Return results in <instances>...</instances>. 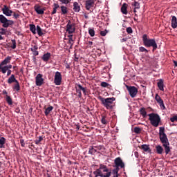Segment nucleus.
I'll return each instance as SVG.
<instances>
[{"label":"nucleus","instance_id":"54","mask_svg":"<svg viewBox=\"0 0 177 177\" xmlns=\"http://www.w3.org/2000/svg\"><path fill=\"white\" fill-rule=\"evenodd\" d=\"M106 34H107L106 30L100 32V35H102V37H106Z\"/></svg>","mask_w":177,"mask_h":177},{"label":"nucleus","instance_id":"41","mask_svg":"<svg viewBox=\"0 0 177 177\" xmlns=\"http://www.w3.org/2000/svg\"><path fill=\"white\" fill-rule=\"evenodd\" d=\"M42 140H44V138L42 136H39L38 138V139L35 140V144L36 145H39V143H41V142H42Z\"/></svg>","mask_w":177,"mask_h":177},{"label":"nucleus","instance_id":"55","mask_svg":"<svg viewBox=\"0 0 177 177\" xmlns=\"http://www.w3.org/2000/svg\"><path fill=\"white\" fill-rule=\"evenodd\" d=\"M12 14H13V17H15V19H19V17H20V15H19V13H16V12H13Z\"/></svg>","mask_w":177,"mask_h":177},{"label":"nucleus","instance_id":"38","mask_svg":"<svg viewBox=\"0 0 177 177\" xmlns=\"http://www.w3.org/2000/svg\"><path fill=\"white\" fill-rule=\"evenodd\" d=\"M6 142V139L4 137H1L0 139V149L3 147V145Z\"/></svg>","mask_w":177,"mask_h":177},{"label":"nucleus","instance_id":"45","mask_svg":"<svg viewBox=\"0 0 177 177\" xmlns=\"http://www.w3.org/2000/svg\"><path fill=\"white\" fill-rule=\"evenodd\" d=\"M139 51L140 52H145L146 53H147L149 52V50L143 46H141V47L139 48Z\"/></svg>","mask_w":177,"mask_h":177},{"label":"nucleus","instance_id":"60","mask_svg":"<svg viewBox=\"0 0 177 177\" xmlns=\"http://www.w3.org/2000/svg\"><path fill=\"white\" fill-rule=\"evenodd\" d=\"M7 66V68H8V70H10V68H12V65H6Z\"/></svg>","mask_w":177,"mask_h":177},{"label":"nucleus","instance_id":"31","mask_svg":"<svg viewBox=\"0 0 177 177\" xmlns=\"http://www.w3.org/2000/svg\"><path fill=\"white\" fill-rule=\"evenodd\" d=\"M156 150L157 154H162V153H164V148H162L161 145L156 146Z\"/></svg>","mask_w":177,"mask_h":177},{"label":"nucleus","instance_id":"14","mask_svg":"<svg viewBox=\"0 0 177 177\" xmlns=\"http://www.w3.org/2000/svg\"><path fill=\"white\" fill-rule=\"evenodd\" d=\"M2 12L6 16H12L13 13V11L10 10L6 6H4V8H2Z\"/></svg>","mask_w":177,"mask_h":177},{"label":"nucleus","instance_id":"26","mask_svg":"<svg viewBox=\"0 0 177 177\" xmlns=\"http://www.w3.org/2000/svg\"><path fill=\"white\" fill-rule=\"evenodd\" d=\"M140 149L144 151H148V153H151V149H150V145H142L140 147Z\"/></svg>","mask_w":177,"mask_h":177},{"label":"nucleus","instance_id":"37","mask_svg":"<svg viewBox=\"0 0 177 177\" xmlns=\"http://www.w3.org/2000/svg\"><path fill=\"white\" fill-rule=\"evenodd\" d=\"M6 100L7 103L9 104V106H12L13 104V101L12 100V97H10V96L7 95Z\"/></svg>","mask_w":177,"mask_h":177},{"label":"nucleus","instance_id":"32","mask_svg":"<svg viewBox=\"0 0 177 177\" xmlns=\"http://www.w3.org/2000/svg\"><path fill=\"white\" fill-rule=\"evenodd\" d=\"M95 153H97V149L95 148V146L93 147H90L88 149V154H91V156H93Z\"/></svg>","mask_w":177,"mask_h":177},{"label":"nucleus","instance_id":"24","mask_svg":"<svg viewBox=\"0 0 177 177\" xmlns=\"http://www.w3.org/2000/svg\"><path fill=\"white\" fill-rule=\"evenodd\" d=\"M171 27L172 28H177V18L175 16H171Z\"/></svg>","mask_w":177,"mask_h":177},{"label":"nucleus","instance_id":"23","mask_svg":"<svg viewBox=\"0 0 177 177\" xmlns=\"http://www.w3.org/2000/svg\"><path fill=\"white\" fill-rule=\"evenodd\" d=\"M17 80H16V77L14 74L11 75V77H10L7 81L8 84H13V82L16 83L17 82Z\"/></svg>","mask_w":177,"mask_h":177},{"label":"nucleus","instance_id":"19","mask_svg":"<svg viewBox=\"0 0 177 177\" xmlns=\"http://www.w3.org/2000/svg\"><path fill=\"white\" fill-rule=\"evenodd\" d=\"M31 52H32L33 56H38L39 53L38 52V46L35 45L30 48Z\"/></svg>","mask_w":177,"mask_h":177},{"label":"nucleus","instance_id":"61","mask_svg":"<svg viewBox=\"0 0 177 177\" xmlns=\"http://www.w3.org/2000/svg\"><path fill=\"white\" fill-rule=\"evenodd\" d=\"M121 42H127V39L125 38L122 39Z\"/></svg>","mask_w":177,"mask_h":177},{"label":"nucleus","instance_id":"3","mask_svg":"<svg viewBox=\"0 0 177 177\" xmlns=\"http://www.w3.org/2000/svg\"><path fill=\"white\" fill-rule=\"evenodd\" d=\"M142 42L145 48H153L152 50L154 52L158 48L157 42L155 39H150L147 35L145 34L142 35Z\"/></svg>","mask_w":177,"mask_h":177},{"label":"nucleus","instance_id":"16","mask_svg":"<svg viewBox=\"0 0 177 177\" xmlns=\"http://www.w3.org/2000/svg\"><path fill=\"white\" fill-rule=\"evenodd\" d=\"M11 60H12V57L8 56L1 62L0 65L1 66V67L3 66H6L9 64V63H10Z\"/></svg>","mask_w":177,"mask_h":177},{"label":"nucleus","instance_id":"9","mask_svg":"<svg viewBox=\"0 0 177 177\" xmlns=\"http://www.w3.org/2000/svg\"><path fill=\"white\" fill-rule=\"evenodd\" d=\"M62 73L59 71L55 72L54 76V84L56 85H62Z\"/></svg>","mask_w":177,"mask_h":177},{"label":"nucleus","instance_id":"28","mask_svg":"<svg viewBox=\"0 0 177 177\" xmlns=\"http://www.w3.org/2000/svg\"><path fill=\"white\" fill-rule=\"evenodd\" d=\"M59 8H60V6H59V4H57L56 3H54L53 11L51 12V15H56V13L57 12V9H59Z\"/></svg>","mask_w":177,"mask_h":177},{"label":"nucleus","instance_id":"15","mask_svg":"<svg viewBox=\"0 0 177 177\" xmlns=\"http://www.w3.org/2000/svg\"><path fill=\"white\" fill-rule=\"evenodd\" d=\"M34 9L37 15H44V13H45V9L41 8V6L38 4L34 6Z\"/></svg>","mask_w":177,"mask_h":177},{"label":"nucleus","instance_id":"30","mask_svg":"<svg viewBox=\"0 0 177 177\" xmlns=\"http://www.w3.org/2000/svg\"><path fill=\"white\" fill-rule=\"evenodd\" d=\"M75 87L77 88L79 91H82L84 95H86V88L82 87V86L80 84H76Z\"/></svg>","mask_w":177,"mask_h":177},{"label":"nucleus","instance_id":"10","mask_svg":"<svg viewBox=\"0 0 177 177\" xmlns=\"http://www.w3.org/2000/svg\"><path fill=\"white\" fill-rule=\"evenodd\" d=\"M43 75L41 73H38L35 77V84L37 86H42L44 85V78H42Z\"/></svg>","mask_w":177,"mask_h":177},{"label":"nucleus","instance_id":"7","mask_svg":"<svg viewBox=\"0 0 177 177\" xmlns=\"http://www.w3.org/2000/svg\"><path fill=\"white\" fill-rule=\"evenodd\" d=\"M66 31L68 34H74L75 32V24H72L71 21L69 20L66 24Z\"/></svg>","mask_w":177,"mask_h":177},{"label":"nucleus","instance_id":"62","mask_svg":"<svg viewBox=\"0 0 177 177\" xmlns=\"http://www.w3.org/2000/svg\"><path fill=\"white\" fill-rule=\"evenodd\" d=\"M174 66H175L176 67H177V62H176V61H174Z\"/></svg>","mask_w":177,"mask_h":177},{"label":"nucleus","instance_id":"39","mask_svg":"<svg viewBox=\"0 0 177 177\" xmlns=\"http://www.w3.org/2000/svg\"><path fill=\"white\" fill-rule=\"evenodd\" d=\"M9 69L8 68V66L6 65H4V66H1L0 71H1L2 74H6V71H8Z\"/></svg>","mask_w":177,"mask_h":177},{"label":"nucleus","instance_id":"29","mask_svg":"<svg viewBox=\"0 0 177 177\" xmlns=\"http://www.w3.org/2000/svg\"><path fill=\"white\" fill-rule=\"evenodd\" d=\"M73 10L74 12H80L81 10V6L77 2H74L73 3Z\"/></svg>","mask_w":177,"mask_h":177},{"label":"nucleus","instance_id":"4","mask_svg":"<svg viewBox=\"0 0 177 177\" xmlns=\"http://www.w3.org/2000/svg\"><path fill=\"white\" fill-rule=\"evenodd\" d=\"M148 117H149V120L152 127L157 128V127L160 125V122H161V118H160V115L151 113L148 114Z\"/></svg>","mask_w":177,"mask_h":177},{"label":"nucleus","instance_id":"40","mask_svg":"<svg viewBox=\"0 0 177 177\" xmlns=\"http://www.w3.org/2000/svg\"><path fill=\"white\" fill-rule=\"evenodd\" d=\"M132 6H134L135 9H140V3L138 1H134L131 3Z\"/></svg>","mask_w":177,"mask_h":177},{"label":"nucleus","instance_id":"42","mask_svg":"<svg viewBox=\"0 0 177 177\" xmlns=\"http://www.w3.org/2000/svg\"><path fill=\"white\" fill-rule=\"evenodd\" d=\"M101 122L104 125H106V124H107V120H106V115H102Z\"/></svg>","mask_w":177,"mask_h":177},{"label":"nucleus","instance_id":"25","mask_svg":"<svg viewBox=\"0 0 177 177\" xmlns=\"http://www.w3.org/2000/svg\"><path fill=\"white\" fill-rule=\"evenodd\" d=\"M158 88L160 91H164V80L162 79H160L158 82Z\"/></svg>","mask_w":177,"mask_h":177},{"label":"nucleus","instance_id":"47","mask_svg":"<svg viewBox=\"0 0 177 177\" xmlns=\"http://www.w3.org/2000/svg\"><path fill=\"white\" fill-rule=\"evenodd\" d=\"M170 121H171V122H177V115L171 117L170 118Z\"/></svg>","mask_w":177,"mask_h":177},{"label":"nucleus","instance_id":"13","mask_svg":"<svg viewBox=\"0 0 177 177\" xmlns=\"http://www.w3.org/2000/svg\"><path fill=\"white\" fill-rule=\"evenodd\" d=\"M95 7V0H86L85 1V8L86 10H91Z\"/></svg>","mask_w":177,"mask_h":177},{"label":"nucleus","instance_id":"27","mask_svg":"<svg viewBox=\"0 0 177 177\" xmlns=\"http://www.w3.org/2000/svg\"><path fill=\"white\" fill-rule=\"evenodd\" d=\"M13 91H16V92H19L21 87L19 81L16 82L15 84L12 86Z\"/></svg>","mask_w":177,"mask_h":177},{"label":"nucleus","instance_id":"36","mask_svg":"<svg viewBox=\"0 0 177 177\" xmlns=\"http://www.w3.org/2000/svg\"><path fill=\"white\" fill-rule=\"evenodd\" d=\"M29 27L30 30L31 31V32H32V34H37V28H35V25L30 24Z\"/></svg>","mask_w":177,"mask_h":177},{"label":"nucleus","instance_id":"64","mask_svg":"<svg viewBox=\"0 0 177 177\" xmlns=\"http://www.w3.org/2000/svg\"><path fill=\"white\" fill-rule=\"evenodd\" d=\"M68 37L69 39L73 38V35H68Z\"/></svg>","mask_w":177,"mask_h":177},{"label":"nucleus","instance_id":"20","mask_svg":"<svg viewBox=\"0 0 177 177\" xmlns=\"http://www.w3.org/2000/svg\"><path fill=\"white\" fill-rule=\"evenodd\" d=\"M164 149H165V153L167 155H168L169 153H171V147H169V142L167 144H163L162 145Z\"/></svg>","mask_w":177,"mask_h":177},{"label":"nucleus","instance_id":"2","mask_svg":"<svg viewBox=\"0 0 177 177\" xmlns=\"http://www.w3.org/2000/svg\"><path fill=\"white\" fill-rule=\"evenodd\" d=\"M98 99L106 110H113V109H114V106H115V104L114 103V102H115V97H112L104 98L102 96H99Z\"/></svg>","mask_w":177,"mask_h":177},{"label":"nucleus","instance_id":"43","mask_svg":"<svg viewBox=\"0 0 177 177\" xmlns=\"http://www.w3.org/2000/svg\"><path fill=\"white\" fill-rule=\"evenodd\" d=\"M133 132H135V133H140V132H142V129L139 127H134Z\"/></svg>","mask_w":177,"mask_h":177},{"label":"nucleus","instance_id":"22","mask_svg":"<svg viewBox=\"0 0 177 177\" xmlns=\"http://www.w3.org/2000/svg\"><path fill=\"white\" fill-rule=\"evenodd\" d=\"M139 111L140 114L143 118H146L147 117V111H146V108L142 107L140 109Z\"/></svg>","mask_w":177,"mask_h":177},{"label":"nucleus","instance_id":"48","mask_svg":"<svg viewBox=\"0 0 177 177\" xmlns=\"http://www.w3.org/2000/svg\"><path fill=\"white\" fill-rule=\"evenodd\" d=\"M88 34H89V35H91V37H95V30H93V29H89V30H88Z\"/></svg>","mask_w":177,"mask_h":177},{"label":"nucleus","instance_id":"56","mask_svg":"<svg viewBox=\"0 0 177 177\" xmlns=\"http://www.w3.org/2000/svg\"><path fill=\"white\" fill-rule=\"evenodd\" d=\"M20 143H21V146L22 147H24V146H26V143L24 142V140H20Z\"/></svg>","mask_w":177,"mask_h":177},{"label":"nucleus","instance_id":"58","mask_svg":"<svg viewBox=\"0 0 177 177\" xmlns=\"http://www.w3.org/2000/svg\"><path fill=\"white\" fill-rule=\"evenodd\" d=\"M10 74H12V71L10 69H8L7 71V77H9V75H10Z\"/></svg>","mask_w":177,"mask_h":177},{"label":"nucleus","instance_id":"63","mask_svg":"<svg viewBox=\"0 0 177 177\" xmlns=\"http://www.w3.org/2000/svg\"><path fill=\"white\" fill-rule=\"evenodd\" d=\"M32 59H33L34 62H35L37 60V58L35 57V55H33Z\"/></svg>","mask_w":177,"mask_h":177},{"label":"nucleus","instance_id":"11","mask_svg":"<svg viewBox=\"0 0 177 177\" xmlns=\"http://www.w3.org/2000/svg\"><path fill=\"white\" fill-rule=\"evenodd\" d=\"M115 162V168H125V164L124 163V162L122 161V159H121V158L118 157L116 158L114 160Z\"/></svg>","mask_w":177,"mask_h":177},{"label":"nucleus","instance_id":"6","mask_svg":"<svg viewBox=\"0 0 177 177\" xmlns=\"http://www.w3.org/2000/svg\"><path fill=\"white\" fill-rule=\"evenodd\" d=\"M0 23L3 24L4 28H8L9 26H13L15 22L12 20H9L3 15H0Z\"/></svg>","mask_w":177,"mask_h":177},{"label":"nucleus","instance_id":"1","mask_svg":"<svg viewBox=\"0 0 177 177\" xmlns=\"http://www.w3.org/2000/svg\"><path fill=\"white\" fill-rule=\"evenodd\" d=\"M95 177H110L111 176V171L109 170L107 166L100 164V167L93 171Z\"/></svg>","mask_w":177,"mask_h":177},{"label":"nucleus","instance_id":"35","mask_svg":"<svg viewBox=\"0 0 177 177\" xmlns=\"http://www.w3.org/2000/svg\"><path fill=\"white\" fill-rule=\"evenodd\" d=\"M52 110H53V106H50L47 107L44 111L45 115H49V114H50V111H52Z\"/></svg>","mask_w":177,"mask_h":177},{"label":"nucleus","instance_id":"21","mask_svg":"<svg viewBox=\"0 0 177 177\" xmlns=\"http://www.w3.org/2000/svg\"><path fill=\"white\" fill-rule=\"evenodd\" d=\"M95 150H97V153H100L99 151H101V153H104L106 151V148L103 145H97V146H94ZM97 150L99 151H97Z\"/></svg>","mask_w":177,"mask_h":177},{"label":"nucleus","instance_id":"50","mask_svg":"<svg viewBox=\"0 0 177 177\" xmlns=\"http://www.w3.org/2000/svg\"><path fill=\"white\" fill-rule=\"evenodd\" d=\"M11 42L12 44V46H11L12 49H15L16 48V40L12 39Z\"/></svg>","mask_w":177,"mask_h":177},{"label":"nucleus","instance_id":"52","mask_svg":"<svg viewBox=\"0 0 177 177\" xmlns=\"http://www.w3.org/2000/svg\"><path fill=\"white\" fill-rule=\"evenodd\" d=\"M62 3H64L65 5H67L71 2V0H59Z\"/></svg>","mask_w":177,"mask_h":177},{"label":"nucleus","instance_id":"34","mask_svg":"<svg viewBox=\"0 0 177 177\" xmlns=\"http://www.w3.org/2000/svg\"><path fill=\"white\" fill-rule=\"evenodd\" d=\"M36 30L39 37H42L44 35V30H42L40 26H37Z\"/></svg>","mask_w":177,"mask_h":177},{"label":"nucleus","instance_id":"33","mask_svg":"<svg viewBox=\"0 0 177 177\" xmlns=\"http://www.w3.org/2000/svg\"><path fill=\"white\" fill-rule=\"evenodd\" d=\"M60 9H61L62 15H67V13H68V8H67V7H66V6H62L60 7Z\"/></svg>","mask_w":177,"mask_h":177},{"label":"nucleus","instance_id":"59","mask_svg":"<svg viewBox=\"0 0 177 177\" xmlns=\"http://www.w3.org/2000/svg\"><path fill=\"white\" fill-rule=\"evenodd\" d=\"M68 42H69V44H71V45H73V42H74V40L73 39V38H71L68 39Z\"/></svg>","mask_w":177,"mask_h":177},{"label":"nucleus","instance_id":"51","mask_svg":"<svg viewBox=\"0 0 177 177\" xmlns=\"http://www.w3.org/2000/svg\"><path fill=\"white\" fill-rule=\"evenodd\" d=\"M120 171V168H118V167H115V169H114L113 170V174H114V175H118V171Z\"/></svg>","mask_w":177,"mask_h":177},{"label":"nucleus","instance_id":"46","mask_svg":"<svg viewBox=\"0 0 177 177\" xmlns=\"http://www.w3.org/2000/svg\"><path fill=\"white\" fill-rule=\"evenodd\" d=\"M0 34L1 35H6V29L3 28H0Z\"/></svg>","mask_w":177,"mask_h":177},{"label":"nucleus","instance_id":"12","mask_svg":"<svg viewBox=\"0 0 177 177\" xmlns=\"http://www.w3.org/2000/svg\"><path fill=\"white\" fill-rule=\"evenodd\" d=\"M155 100H156L157 103H158L160 109L162 110H165V105L164 104V100L158 95V94H156Z\"/></svg>","mask_w":177,"mask_h":177},{"label":"nucleus","instance_id":"57","mask_svg":"<svg viewBox=\"0 0 177 177\" xmlns=\"http://www.w3.org/2000/svg\"><path fill=\"white\" fill-rule=\"evenodd\" d=\"M86 45H88V46H89V48H91L92 47V45H93V42L92 41H88L86 43Z\"/></svg>","mask_w":177,"mask_h":177},{"label":"nucleus","instance_id":"18","mask_svg":"<svg viewBox=\"0 0 177 177\" xmlns=\"http://www.w3.org/2000/svg\"><path fill=\"white\" fill-rule=\"evenodd\" d=\"M120 10L123 15H128V4H127L125 3H123V5L121 7Z\"/></svg>","mask_w":177,"mask_h":177},{"label":"nucleus","instance_id":"5","mask_svg":"<svg viewBox=\"0 0 177 177\" xmlns=\"http://www.w3.org/2000/svg\"><path fill=\"white\" fill-rule=\"evenodd\" d=\"M165 128L160 127L159 129V139L162 143V145H167L169 143L168 140V137H167V134H165Z\"/></svg>","mask_w":177,"mask_h":177},{"label":"nucleus","instance_id":"49","mask_svg":"<svg viewBox=\"0 0 177 177\" xmlns=\"http://www.w3.org/2000/svg\"><path fill=\"white\" fill-rule=\"evenodd\" d=\"M109 85L110 84L106 82H101V86H102V88H107Z\"/></svg>","mask_w":177,"mask_h":177},{"label":"nucleus","instance_id":"17","mask_svg":"<svg viewBox=\"0 0 177 177\" xmlns=\"http://www.w3.org/2000/svg\"><path fill=\"white\" fill-rule=\"evenodd\" d=\"M52 55L50 54V53H44L43 55V56L41 57V60H43V62H49L50 57H51Z\"/></svg>","mask_w":177,"mask_h":177},{"label":"nucleus","instance_id":"8","mask_svg":"<svg viewBox=\"0 0 177 177\" xmlns=\"http://www.w3.org/2000/svg\"><path fill=\"white\" fill-rule=\"evenodd\" d=\"M126 87L131 97H136V95H138V88L133 86H126Z\"/></svg>","mask_w":177,"mask_h":177},{"label":"nucleus","instance_id":"44","mask_svg":"<svg viewBox=\"0 0 177 177\" xmlns=\"http://www.w3.org/2000/svg\"><path fill=\"white\" fill-rule=\"evenodd\" d=\"M76 92L77 93L78 97L81 98L82 97V93H81L80 90H78V88L75 86Z\"/></svg>","mask_w":177,"mask_h":177},{"label":"nucleus","instance_id":"53","mask_svg":"<svg viewBox=\"0 0 177 177\" xmlns=\"http://www.w3.org/2000/svg\"><path fill=\"white\" fill-rule=\"evenodd\" d=\"M126 31L128 34H132V32H133V31L132 30V28L131 27H128Z\"/></svg>","mask_w":177,"mask_h":177}]
</instances>
